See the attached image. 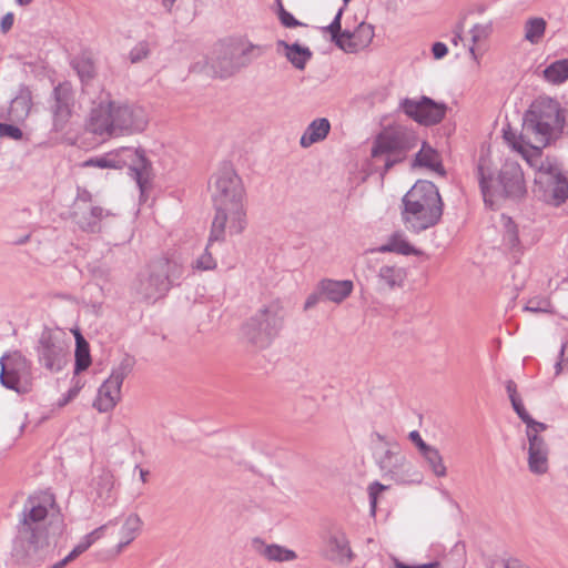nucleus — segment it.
I'll return each instance as SVG.
<instances>
[{
    "mask_svg": "<svg viewBox=\"0 0 568 568\" xmlns=\"http://www.w3.org/2000/svg\"><path fill=\"white\" fill-rule=\"evenodd\" d=\"M211 196L215 210L212 221V240L226 234V224L231 234H241L247 224L244 207L245 189L231 163H223L211 178Z\"/></svg>",
    "mask_w": 568,
    "mask_h": 568,
    "instance_id": "nucleus-1",
    "label": "nucleus"
},
{
    "mask_svg": "<svg viewBox=\"0 0 568 568\" xmlns=\"http://www.w3.org/2000/svg\"><path fill=\"white\" fill-rule=\"evenodd\" d=\"M149 123L144 108L135 104L115 103L110 94L101 92L87 121V130L100 136L128 135L143 132Z\"/></svg>",
    "mask_w": 568,
    "mask_h": 568,
    "instance_id": "nucleus-2",
    "label": "nucleus"
},
{
    "mask_svg": "<svg viewBox=\"0 0 568 568\" xmlns=\"http://www.w3.org/2000/svg\"><path fill=\"white\" fill-rule=\"evenodd\" d=\"M48 516V508L37 497L30 496L21 514L18 535L14 539L13 551L24 565L40 567L54 556L48 535L39 528V524Z\"/></svg>",
    "mask_w": 568,
    "mask_h": 568,
    "instance_id": "nucleus-3",
    "label": "nucleus"
},
{
    "mask_svg": "<svg viewBox=\"0 0 568 568\" xmlns=\"http://www.w3.org/2000/svg\"><path fill=\"white\" fill-rule=\"evenodd\" d=\"M567 116L568 109H561L558 101L538 98L524 114L520 139H525L534 155L540 158L542 149L564 132Z\"/></svg>",
    "mask_w": 568,
    "mask_h": 568,
    "instance_id": "nucleus-4",
    "label": "nucleus"
},
{
    "mask_svg": "<svg viewBox=\"0 0 568 568\" xmlns=\"http://www.w3.org/2000/svg\"><path fill=\"white\" fill-rule=\"evenodd\" d=\"M444 203L437 186L426 180H418L402 199V221L406 229L420 233L439 223Z\"/></svg>",
    "mask_w": 568,
    "mask_h": 568,
    "instance_id": "nucleus-5",
    "label": "nucleus"
},
{
    "mask_svg": "<svg viewBox=\"0 0 568 568\" xmlns=\"http://www.w3.org/2000/svg\"><path fill=\"white\" fill-rule=\"evenodd\" d=\"M418 141L416 132L405 125H394L381 131L371 150L374 161L383 163L381 175L384 176L394 165L404 162Z\"/></svg>",
    "mask_w": 568,
    "mask_h": 568,
    "instance_id": "nucleus-6",
    "label": "nucleus"
},
{
    "mask_svg": "<svg viewBox=\"0 0 568 568\" xmlns=\"http://www.w3.org/2000/svg\"><path fill=\"white\" fill-rule=\"evenodd\" d=\"M183 274L184 267L178 261L159 257L149 264L146 273L139 274L134 290L144 301L155 302L180 285Z\"/></svg>",
    "mask_w": 568,
    "mask_h": 568,
    "instance_id": "nucleus-7",
    "label": "nucleus"
},
{
    "mask_svg": "<svg viewBox=\"0 0 568 568\" xmlns=\"http://www.w3.org/2000/svg\"><path fill=\"white\" fill-rule=\"evenodd\" d=\"M284 317L282 305L278 302H271L244 323L243 336L251 345L261 349L266 348L282 331Z\"/></svg>",
    "mask_w": 568,
    "mask_h": 568,
    "instance_id": "nucleus-8",
    "label": "nucleus"
},
{
    "mask_svg": "<svg viewBox=\"0 0 568 568\" xmlns=\"http://www.w3.org/2000/svg\"><path fill=\"white\" fill-rule=\"evenodd\" d=\"M112 152L121 164L119 170H129L128 174L136 182L141 197L144 196L151 189L154 178L152 162L146 158L145 151L128 146Z\"/></svg>",
    "mask_w": 568,
    "mask_h": 568,
    "instance_id": "nucleus-9",
    "label": "nucleus"
},
{
    "mask_svg": "<svg viewBox=\"0 0 568 568\" xmlns=\"http://www.w3.org/2000/svg\"><path fill=\"white\" fill-rule=\"evenodd\" d=\"M134 364V357L125 355L120 364L112 369L109 378L99 387L93 407L100 413H108L115 407L121 398L123 381L132 372Z\"/></svg>",
    "mask_w": 568,
    "mask_h": 568,
    "instance_id": "nucleus-10",
    "label": "nucleus"
},
{
    "mask_svg": "<svg viewBox=\"0 0 568 568\" xmlns=\"http://www.w3.org/2000/svg\"><path fill=\"white\" fill-rule=\"evenodd\" d=\"M36 349L39 363L50 372L62 371L69 362V344L48 327L42 331Z\"/></svg>",
    "mask_w": 568,
    "mask_h": 568,
    "instance_id": "nucleus-11",
    "label": "nucleus"
},
{
    "mask_svg": "<svg viewBox=\"0 0 568 568\" xmlns=\"http://www.w3.org/2000/svg\"><path fill=\"white\" fill-rule=\"evenodd\" d=\"M399 110L418 124L433 126L444 120L448 106L445 102H437L429 97L422 95L419 99H402Z\"/></svg>",
    "mask_w": 568,
    "mask_h": 568,
    "instance_id": "nucleus-12",
    "label": "nucleus"
},
{
    "mask_svg": "<svg viewBox=\"0 0 568 568\" xmlns=\"http://www.w3.org/2000/svg\"><path fill=\"white\" fill-rule=\"evenodd\" d=\"M74 106V91L70 81L58 83L50 95L49 110L52 114L53 130H64L72 115Z\"/></svg>",
    "mask_w": 568,
    "mask_h": 568,
    "instance_id": "nucleus-13",
    "label": "nucleus"
},
{
    "mask_svg": "<svg viewBox=\"0 0 568 568\" xmlns=\"http://www.w3.org/2000/svg\"><path fill=\"white\" fill-rule=\"evenodd\" d=\"M0 384L17 393H23L21 378L29 374L30 362L20 352L4 354L0 358Z\"/></svg>",
    "mask_w": 568,
    "mask_h": 568,
    "instance_id": "nucleus-14",
    "label": "nucleus"
},
{
    "mask_svg": "<svg viewBox=\"0 0 568 568\" xmlns=\"http://www.w3.org/2000/svg\"><path fill=\"white\" fill-rule=\"evenodd\" d=\"M323 557L336 565L348 566L354 560L349 540L342 529L328 531L322 550Z\"/></svg>",
    "mask_w": 568,
    "mask_h": 568,
    "instance_id": "nucleus-15",
    "label": "nucleus"
},
{
    "mask_svg": "<svg viewBox=\"0 0 568 568\" xmlns=\"http://www.w3.org/2000/svg\"><path fill=\"white\" fill-rule=\"evenodd\" d=\"M497 184L506 197L516 199L526 193L524 173L517 162H505L497 176Z\"/></svg>",
    "mask_w": 568,
    "mask_h": 568,
    "instance_id": "nucleus-16",
    "label": "nucleus"
},
{
    "mask_svg": "<svg viewBox=\"0 0 568 568\" xmlns=\"http://www.w3.org/2000/svg\"><path fill=\"white\" fill-rule=\"evenodd\" d=\"M377 464L385 477L400 484L408 481L410 464L405 456L387 449L378 458Z\"/></svg>",
    "mask_w": 568,
    "mask_h": 568,
    "instance_id": "nucleus-17",
    "label": "nucleus"
},
{
    "mask_svg": "<svg viewBox=\"0 0 568 568\" xmlns=\"http://www.w3.org/2000/svg\"><path fill=\"white\" fill-rule=\"evenodd\" d=\"M191 71L205 72L209 75L217 77L221 79H226L234 75L237 73V71L233 62L232 47H222L217 51L216 58L211 64L205 62L203 65H201L200 62H197L191 67Z\"/></svg>",
    "mask_w": 568,
    "mask_h": 568,
    "instance_id": "nucleus-18",
    "label": "nucleus"
},
{
    "mask_svg": "<svg viewBox=\"0 0 568 568\" xmlns=\"http://www.w3.org/2000/svg\"><path fill=\"white\" fill-rule=\"evenodd\" d=\"M374 34V27L363 21L353 31L344 30V37L338 49L345 53H357L371 44Z\"/></svg>",
    "mask_w": 568,
    "mask_h": 568,
    "instance_id": "nucleus-19",
    "label": "nucleus"
},
{
    "mask_svg": "<svg viewBox=\"0 0 568 568\" xmlns=\"http://www.w3.org/2000/svg\"><path fill=\"white\" fill-rule=\"evenodd\" d=\"M104 215V210L101 206L73 205L72 217L74 222L82 231L88 233H97L100 231V222Z\"/></svg>",
    "mask_w": 568,
    "mask_h": 568,
    "instance_id": "nucleus-20",
    "label": "nucleus"
},
{
    "mask_svg": "<svg viewBox=\"0 0 568 568\" xmlns=\"http://www.w3.org/2000/svg\"><path fill=\"white\" fill-rule=\"evenodd\" d=\"M276 52L284 55L287 61L297 70H304L312 59L313 52L308 47L298 42L288 43L285 40L276 41Z\"/></svg>",
    "mask_w": 568,
    "mask_h": 568,
    "instance_id": "nucleus-21",
    "label": "nucleus"
},
{
    "mask_svg": "<svg viewBox=\"0 0 568 568\" xmlns=\"http://www.w3.org/2000/svg\"><path fill=\"white\" fill-rule=\"evenodd\" d=\"M318 283L324 300L335 304L343 303L354 290V283L351 280L323 278Z\"/></svg>",
    "mask_w": 568,
    "mask_h": 568,
    "instance_id": "nucleus-22",
    "label": "nucleus"
},
{
    "mask_svg": "<svg viewBox=\"0 0 568 568\" xmlns=\"http://www.w3.org/2000/svg\"><path fill=\"white\" fill-rule=\"evenodd\" d=\"M70 65L77 72L82 85V92L85 93L90 83L97 77V67L91 52L82 51L80 54L73 57L70 61Z\"/></svg>",
    "mask_w": 568,
    "mask_h": 568,
    "instance_id": "nucleus-23",
    "label": "nucleus"
},
{
    "mask_svg": "<svg viewBox=\"0 0 568 568\" xmlns=\"http://www.w3.org/2000/svg\"><path fill=\"white\" fill-rule=\"evenodd\" d=\"M495 173L496 169L491 160L488 156L481 155L477 161L476 175L485 203H488V199L494 194L493 186L494 183L497 182Z\"/></svg>",
    "mask_w": 568,
    "mask_h": 568,
    "instance_id": "nucleus-24",
    "label": "nucleus"
},
{
    "mask_svg": "<svg viewBox=\"0 0 568 568\" xmlns=\"http://www.w3.org/2000/svg\"><path fill=\"white\" fill-rule=\"evenodd\" d=\"M413 166L429 169L438 173L440 176L446 175L440 154L426 141L422 143L420 150L415 154Z\"/></svg>",
    "mask_w": 568,
    "mask_h": 568,
    "instance_id": "nucleus-25",
    "label": "nucleus"
},
{
    "mask_svg": "<svg viewBox=\"0 0 568 568\" xmlns=\"http://www.w3.org/2000/svg\"><path fill=\"white\" fill-rule=\"evenodd\" d=\"M92 488L95 490V501L99 500L102 505L114 503V478L109 470H102L92 479Z\"/></svg>",
    "mask_w": 568,
    "mask_h": 568,
    "instance_id": "nucleus-26",
    "label": "nucleus"
},
{
    "mask_svg": "<svg viewBox=\"0 0 568 568\" xmlns=\"http://www.w3.org/2000/svg\"><path fill=\"white\" fill-rule=\"evenodd\" d=\"M331 123L326 118L313 120L301 136L300 144L308 148L314 143L323 141L329 133Z\"/></svg>",
    "mask_w": 568,
    "mask_h": 568,
    "instance_id": "nucleus-27",
    "label": "nucleus"
},
{
    "mask_svg": "<svg viewBox=\"0 0 568 568\" xmlns=\"http://www.w3.org/2000/svg\"><path fill=\"white\" fill-rule=\"evenodd\" d=\"M266 50V47L248 43L245 48H232V57L236 71L252 64L253 61L261 58Z\"/></svg>",
    "mask_w": 568,
    "mask_h": 568,
    "instance_id": "nucleus-28",
    "label": "nucleus"
},
{
    "mask_svg": "<svg viewBox=\"0 0 568 568\" xmlns=\"http://www.w3.org/2000/svg\"><path fill=\"white\" fill-rule=\"evenodd\" d=\"M377 278L379 285L394 290L403 287L406 272L404 268L395 265H383L378 271Z\"/></svg>",
    "mask_w": 568,
    "mask_h": 568,
    "instance_id": "nucleus-29",
    "label": "nucleus"
},
{
    "mask_svg": "<svg viewBox=\"0 0 568 568\" xmlns=\"http://www.w3.org/2000/svg\"><path fill=\"white\" fill-rule=\"evenodd\" d=\"M31 93L27 88H21L18 95L11 99L8 113L12 120H24L31 110Z\"/></svg>",
    "mask_w": 568,
    "mask_h": 568,
    "instance_id": "nucleus-30",
    "label": "nucleus"
},
{
    "mask_svg": "<svg viewBox=\"0 0 568 568\" xmlns=\"http://www.w3.org/2000/svg\"><path fill=\"white\" fill-rule=\"evenodd\" d=\"M225 240V234L221 239L212 240V230L207 240L204 252L192 263V267L197 271H212L216 267V261L212 255V250L216 244H222Z\"/></svg>",
    "mask_w": 568,
    "mask_h": 568,
    "instance_id": "nucleus-31",
    "label": "nucleus"
},
{
    "mask_svg": "<svg viewBox=\"0 0 568 568\" xmlns=\"http://www.w3.org/2000/svg\"><path fill=\"white\" fill-rule=\"evenodd\" d=\"M75 363H74V375L89 368L91 365L90 346L82 334L75 332Z\"/></svg>",
    "mask_w": 568,
    "mask_h": 568,
    "instance_id": "nucleus-32",
    "label": "nucleus"
},
{
    "mask_svg": "<svg viewBox=\"0 0 568 568\" xmlns=\"http://www.w3.org/2000/svg\"><path fill=\"white\" fill-rule=\"evenodd\" d=\"M376 251L381 253L393 252L402 255L416 254V248L399 233L392 234L387 243L377 247Z\"/></svg>",
    "mask_w": 568,
    "mask_h": 568,
    "instance_id": "nucleus-33",
    "label": "nucleus"
},
{
    "mask_svg": "<svg viewBox=\"0 0 568 568\" xmlns=\"http://www.w3.org/2000/svg\"><path fill=\"white\" fill-rule=\"evenodd\" d=\"M546 81L559 84L568 80V58L551 62L542 71Z\"/></svg>",
    "mask_w": 568,
    "mask_h": 568,
    "instance_id": "nucleus-34",
    "label": "nucleus"
},
{
    "mask_svg": "<svg viewBox=\"0 0 568 568\" xmlns=\"http://www.w3.org/2000/svg\"><path fill=\"white\" fill-rule=\"evenodd\" d=\"M557 179L548 182L549 197L555 206H559L568 200V179L565 174H557Z\"/></svg>",
    "mask_w": 568,
    "mask_h": 568,
    "instance_id": "nucleus-35",
    "label": "nucleus"
},
{
    "mask_svg": "<svg viewBox=\"0 0 568 568\" xmlns=\"http://www.w3.org/2000/svg\"><path fill=\"white\" fill-rule=\"evenodd\" d=\"M142 521L136 514H131L124 521L121 528V540L118 544V551L120 552L125 546L134 540L136 532L140 530Z\"/></svg>",
    "mask_w": 568,
    "mask_h": 568,
    "instance_id": "nucleus-36",
    "label": "nucleus"
},
{
    "mask_svg": "<svg viewBox=\"0 0 568 568\" xmlns=\"http://www.w3.org/2000/svg\"><path fill=\"white\" fill-rule=\"evenodd\" d=\"M503 136L508 145H510L513 150L520 153L527 162H530V158L535 156L531 149L527 145V141L525 139L521 140L520 133L517 134L511 130L509 125L503 129Z\"/></svg>",
    "mask_w": 568,
    "mask_h": 568,
    "instance_id": "nucleus-37",
    "label": "nucleus"
},
{
    "mask_svg": "<svg viewBox=\"0 0 568 568\" xmlns=\"http://www.w3.org/2000/svg\"><path fill=\"white\" fill-rule=\"evenodd\" d=\"M546 21L542 18H530L525 24V39L532 44L538 43L545 34Z\"/></svg>",
    "mask_w": 568,
    "mask_h": 568,
    "instance_id": "nucleus-38",
    "label": "nucleus"
},
{
    "mask_svg": "<svg viewBox=\"0 0 568 568\" xmlns=\"http://www.w3.org/2000/svg\"><path fill=\"white\" fill-rule=\"evenodd\" d=\"M504 229H505L504 235H503L504 245L511 252H520L521 245H520L519 235H518V227L510 217L506 219V221L504 223Z\"/></svg>",
    "mask_w": 568,
    "mask_h": 568,
    "instance_id": "nucleus-39",
    "label": "nucleus"
},
{
    "mask_svg": "<svg viewBox=\"0 0 568 568\" xmlns=\"http://www.w3.org/2000/svg\"><path fill=\"white\" fill-rule=\"evenodd\" d=\"M420 455L424 457L428 467L437 477L446 476V467L443 463L442 455L436 447L429 446L427 450H424Z\"/></svg>",
    "mask_w": 568,
    "mask_h": 568,
    "instance_id": "nucleus-40",
    "label": "nucleus"
},
{
    "mask_svg": "<svg viewBox=\"0 0 568 568\" xmlns=\"http://www.w3.org/2000/svg\"><path fill=\"white\" fill-rule=\"evenodd\" d=\"M263 555L268 559L273 561H292L297 558V555L295 551L287 549L283 546L272 544L265 547Z\"/></svg>",
    "mask_w": 568,
    "mask_h": 568,
    "instance_id": "nucleus-41",
    "label": "nucleus"
},
{
    "mask_svg": "<svg viewBox=\"0 0 568 568\" xmlns=\"http://www.w3.org/2000/svg\"><path fill=\"white\" fill-rule=\"evenodd\" d=\"M549 450L528 452L529 470L534 474L541 475L548 470Z\"/></svg>",
    "mask_w": 568,
    "mask_h": 568,
    "instance_id": "nucleus-42",
    "label": "nucleus"
},
{
    "mask_svg": "<svg viewBox=\"0 0 568 568\" xmlns=\"http://www.w3.org/2000/svg\"><path fill=\"white\" fill-rule=\"evenodd\" d=\"M344 8H341L335 14L333 21L322 28L324 33H329L331 41L338 48L339 43L344 37V30H342V17H343Z\"/></svg>",
    "mask_w": 568,
    "mask_h": 568,
    "instance_id": "nucleus-43",
    "label": "nucleus"
},
{
    "mask_svg": "<svg viewBox=\"0 0 568 568\" xmlns=\"http://www.w3.org/2000/svg\"><path fill=\"white\" fill-rule=\"evenodd\" d=\"M120 162L115 160V155H113V152L105 153L102 156H94L88 159L83 166L87 168H100V169H120Z\"/></svg>",
    "mask_w": 568,
    "mask_h": 568,
    "instance_id": "nucleus-44",
    "label": "nucleus"
},
{
    "mask_svg": "<svg viewBox=\"0 0 568 568\" xmlns=\"http://www.w3.org/2000/svg\"><path fill=\"white\" fill-rule=\"evenodd\" d=\"M151 51L152 44L149 41H139L129 52V60L131 63H139L149 58Z\"/></svg>",
    "mask_w": 568,
    "mask_h": 568,
    "instance_id": "nucleus-45",
    "label": "nucleus"
},
{
    "mask_svg": "<svg viewBox=\"0 0 568 568\" xmlns=\"http://www.w3.org/2000/svg\"><path fill=\"white\" fill-rule=\"evenodd\" d=\"M524 311L531 313H552L551 303L548 298H530L524 307Z\"/></svg>",
    "mask_w": 568,
    "mask_h": 568,
    "instance_id": "nucleus-46",
    "label": "nucleus"
},
{
    "mask_svg": "<svg viewBox=\"0 0 568 568\" xmlns=\"http://www.w3.org/2000/svg\"><path fill=\"white\" fill-rule=\"evenodd\" d=\"M277 6H278L277 17L283 27L296 28V27L304 26L303 22L298 21L291 12L285 10L281 0H277Z\"/></svg>",
    "mask_w": 568,
    "mask_h": 568,
    "instance_id": "nucleus-47",
    "label": "nucleus"
},
{
    "mask_svg": "<svg viewBox=\"0 0 568 568\" xmlns=\"http://www.w3.org/2000/svg\"><path fill=\"white\" fill-rule=\"evenodd\" d=\"M386 489L387 486L381 484L379 481H373L368 486L369 511L373 517L376 515L378 496Z\"/></svg>",
    "mask_w": 568,
    "mask_h": 568,
    "instance_id": "nucleus-48",
    "label": "nucleus"
},
{
    "mask_svg": "<svg viewBox=\"0 0 568 568\" xmlns=\"http://www.w3.org/2000/svg\"><path fill=\"white\" fill-rule=\"evenodd\" d=\"M540 181H545L546 183L550 182L554 179H557V174H564L561 170L550 162L541 163L539 171Z\"/></svg>",
    "mask_w": 568,
    "mask_h": 568,
    "instance_id": "nucleus-49",
    "label": "nucleus"
},
{
    "mask_svg": "<svg viewBox=\"0 0 568 568\" xmlns=\"http://www.w3.org/2000/svg\"><path fill=\"white\" fill-rule=\"evenodd\" d=\"M22 136L23 132L19 126L0 122V138H9L11 140L19 141Z\"/></svg>",
    "mask_w": 568,
    "mask_h": 568,
    "instance_id": "nucleus-50",
    "label": "nucleus"
},
{
    "mask_svg": "<svg viewBox=\"0 0 568 568\" xmlns=\"http://www.w3.org/2000/svg\"><path fill=\"white\" fill-rule=\"evenodd\" d=\"M72 387L62 396V398L59 400V406H65L68 403H70L73 398H75L83 387V384L80 378H72Z\"/></svg>",
    "mask_w": 568,
    "mask_h": 568,
    "instance_id": "nucleus-51",
    "label": "nucleus"
},
{
    "mask_svg": "<svg viewBox=\"0 0 568 568\" xmlns=\"http://www.w3.org/2000/svg\"><path fill=\"white\" fill-rule=\"evenodd\" d=\"M527 437L529 440L528 452L549 450L545 439L541 436L531 433V435Z\"/></svg>",
    "mask_w": 568,
    "mask_h": 568,
    "instance_id": "nucleus-52",
    "label": "nucleus"
},
{
    "mask_svg": "<svg viewBox=\"0 0 568 568\" xmlns=\"http://www.w3.org/2000/svg\"><path fill=\"white\" fill-rule=\"evenodd\" d=\"M394 566H395V568H442L440 562L437 560L429 561L426 564L408 565V564H405L396 558L394 559Z\"/></svg>",
    "mask_w": 568,
    "mask_h": 568,
    "instance_id": "nucleus-53",
    "label": "nucleus"
},
{
    "mask_svg": "<svg viewBox=\"0 0 568 568\" xmlns=\"http://www.w3.org/2000/svg\"><path fill=\"white\" fill-rule=\"evenodd\" d=\"M324 300V295L320 292V283L316 285L315 291L308 295V297L305 301L304 308L310 310L314 307L317 303Z\"/></svg>",
    "mask_w": 568,
    "mask_h": 568,
    "instance_id": "nucleus-54",
    "label": "nucleus"
},
{
    "mask_svg": "<svg viewBox=\"0 0 568 568\" xmlns=\"http://www.w3.org/2000/svg\"><path fill=\"white\" fill-rule=\"evenodd\" d=\"M525 424L527 426V436H530L531 433L539 435L540 432L546 430L548 427L546 424L535 420L531 416H530V420L527 419V422Z\"/></svg>",
    "mask_w": 568,
    "mask_h": 568,
    "instance_id": "nucleus-55",
    "label": "nucleus"
},
{
    "mask_svg": "<svg viewBox=\"0 0 568 568\" xmlns=\"http://www.w3.org/2000/svg\"><path fill=\"white\" fill-rule=\"evenodd\" d=\"M511 406L514 408V410L516 412V414L518 415V417L524 422L526 423L527 419L530 420V415L529 413L526 410L524 404H523V400L521 398H518V399H513L511 402Z\"/></svg>",
    "mask_w": 568,
    "mask_h": 568,
    "instance_id": "nucleus-56",
    "label": "nucleus"
},
{
    "mask_svg": "<svg viewBox=\"0 0 568 568\" xmlns=\"http://www.w3.org/2000/svg\"><path fill=\"white\" fill-rule=\"evenodd\" d=\"M92 545L93 542L85 535L70 552L72 554V557L77 558L85 550H88Z\"/></svg>",
    "mask_w": 568,
    "mask_h": 568,
    "instance_id": "nucleus-57",
    "label": "nucleus"
},
{
    "mask_svg": "<svg viewBox=\"0 0 568 568\" xmlns=\"http://www.w3.org/2000/svg\"><path fill=\"white\" fill-rule=\"evenodd\" d=\"M408 438L410 439L412 443H414L416 445V447L418 448L419 453L422 454L424 450H427V448L430 446L428 444H426L419 432L418 430H412L409 434H408Z\"/></svg>",
    "mask_w": 568,
    "mask_h": 568,
    "instance_id": "nucleus-58",
    "label": "nucleus"
},
{
    "mask_svg": "<svg viewBox=\"0 0 568 568\" xmlns=\"http://www.w3.org/2000/svg\"><path fill=\"white\" fill-rule=\"evenodd\" d=\"M470 33H471V40L474 43H476L477 41H479L481 38L486 37L487 33H488V27L487 26H481V24H475L471 30H470Z\"/></svg>",
    "mask_w": 568,
    "mask_h": 568,
    "instance_id": "nucleus-59",
    "label": "nucleus"
},
{
    "mask_svg": "<svg viewBox=\"0 0 568 568\" xmlns=\"http://www.w3.org/2000/svg\"><path fill=\"white\" fill-rule=\"evenodd\" d=\"M115 524H116V520H110L108 524L102 525V526L95 528L94 530H92L91 532L87 534V536L94 544L98 539H100L103 536V534L109 525H115Z\"/></svg>",
    "mask_w": 568,
    "mask_h": 568,
    "instance_id": "nucleus-60",
    "label": "nucleus"
},
{
    "mask_svg": "<svg viewBox=\"0 0 568 568\" xmlns=\"http://www.w3.org/2000/svg\"><path fill=\"white\" fill-rule=\"evenodd\" d=\"M432 53L436 60H439L448 53V48L444 42H435L432 45Z\"/></svg>",
    "mask_w": 568,
    "mask_h": 568,
    "instance_id": "nucleus-61",
    "label": "nucleus"
},
{
    "mask_svg": "<svg viewBox=\"0 0 568 568\" xmlns=\"http://www.w3.org/2000/svg\"><path fill=\"white\" fill-rule=\"evenodd\" d=\"M91 193L87 190H78V196L74 204L82 206L91 205Z\"/></svg>",
    "mask_w": 568,
    "mask_h": 568,
    "instance_id": "nucleus-62",
    "label": "nucleus"
},
{
    "mask_svg": "<svg viewBox=\"0 0 568 568\" xmlns=\"http://www.w3.org/2000/svg\"><path fill=\"white\" fill-rule=\"evenodd\" d=\"M513 559L514 558H509V559L494 558V559H490L488 568H511Z\"/></svg>",
    "mask_w": 568,
    "mask_h": 568,
    "instance_id": "nucleus-63",
    "label": "nucleus"
},
{
    "mask_svg": "<svg viewBox=\"0 0 568 568\" xmlns=\"http://www.w3.org/2000/svg\"><path fill=\"white\" fill-rule=\"evenodd\" d=\"M13 21H14V16L12 12H8L6 13L2 19H1V22H0V28H1V31L2 32H8L12 26H13Z\"/></svg>",
    "mask_w": 568,
    "mask_h": 568,
    "instance_id": "nucleus-64",
    "label": "nucleus"
}]
</instances>
